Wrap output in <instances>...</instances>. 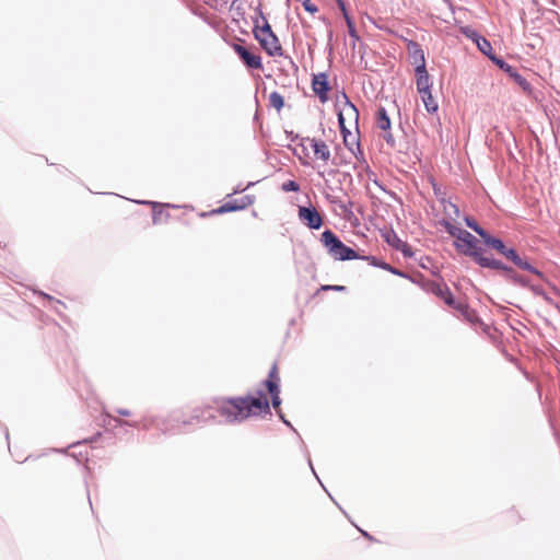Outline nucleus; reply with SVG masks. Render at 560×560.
Segmentation results:
<instances>
[{
	"instance_id": "1",
	"label": "nucleus",
	"mask_w": 560,
	"mask_h": 560,
	"mask_svg": "<svg viewBox=\"0 0 560 560\" xmlns=\"http://www.w3.org/2000/svg\"><path fill=\"white\" fill-rule=\"evenodd\" d=\"M258 397H238L214 401V409L225 422H241L253 415L269 412V402L261 392Z\"/></svg>"
},
{
	"instance_id": "2",
	"label": "nucleus",
	"mask_w": 560,
	"mask_h": 560,
	"mask_svg": "<svg viewBox=\"0 0 560 560\" xmlns=\"http://www.w3.org/2000/svg\"><path fill=\"white\" fill-rule=\"evenodd\" d=\"M264 24L261 26L255 25L254 34L255 38L259 42L261 47L271 57H281L283 55L282 47L279 43L278 37L272 32L268 21L261 15Z\"/></svg>"
},
{
	"instance_id": "3",
	"label": "nucleus",
	"mask_w": 560,
	"mask_h": 560,
	"mask_svg": "<svg viewBox=\"0 0 560 560\" xmlns=\"http://www.w3.org/2000/svg\"><path fill=\"white\" fill-rule=\"evenodd\" d=\"M327 253L337 260H352L357 259V253L346 246L330 230H326L320 238Z\"/></svg>"
},
{
	"instance_id": "4",
	"label": "nucleus",
	"mask_w": 560,
	"mask_h": 560,
	"mask_svg": "<svg viewBox=\"0 0 560 560\" xmlns=\"http://www.w3.org/2000/svg\"><path fill=\"white\" fill-rule=\"evenodd\" d=\"M457 252L471 257L474 260L482 252L478 245V240L468 231L464 230L462 235L454 242Z\"/></svg>"
},
{
	"instance_id": "5",
	"label": "nucleus",
	"mask_w": 560,
	"mask_h": 560,
	"mask_svg": "<svg viewBox=\"0 0 560 560\" xmlns=\"http://www.w3.org/2000/svg\"><path fill=\"white\" fill-rule=\"evenodd\" d=\"M299 219L307 228L318 230L323 225V219L314 207H299Z\"/></svg>"
},
{
	"instance_id": "6",
	"label": "nucleus",
	"mask_w": 560,
	"mask_h": 560,
	"mask_svg": "<svg viewBox=\"0 0 560 560\" xmlns=\"http://www.w3.org/2000/svg\"><path fill=\"white\" fill-rule=\"evenodd\" d=\"M475 261L480 266V267H483V268H490V269H494V270H503L505 271L509 277L517 282H521V279L516 277L515 272L513 271L512 268L503 265L500 260H497V259H493V258H490V257H486L482 255V253H480L477 258L475 259Z\"/></svg>"
},
{
	"instance_id": "7",
	"label": "nucleus",
	"mask_w": 560,
	"mask_h": 560,
	"mask_svg": "<svg viewBox=\"0 0 560 560\" xmlns=\"http://www.w3.org/2000/svg\"><path fill=\"white\" fill-rule=\"evenodd\" d=\"M280 378L278 376L277 366L273 365L269 372V377L265 381V385L268 392L271 395L272 406L277 409L281 405L280 399V388H279Z\"/></svg>"
},
{
	"instance_id": "8",
	"label": "nucleus",
	"mask_w": 560,
	"mask_h": 560,
	"mask_svg": "<svg viewBox=\"0 0 560 560\" xmlns=\"http://www.w3.org/2000/svg\"><path fill=\"white\" fill-rule=\"evenodd\" d=\"M233 48L248 68L257 70L262 69L260 56L253 54L250 50L240 44H234Z\"/></svg>"
},
{
	"instance_id": "9",
	"label": "nucleus",
	"mask_w": 560,
	"mask_h": 560,
	"mask_svg": "<svg viewBox=\"0 0 560 560\" xmlns=\"http://www.w3.org/2000/svg\"><path fill=\"white\" fill-rule=\"evenodd\" d=\"M255 198L253 196H244L240 200L229 201L213 210V213H226L237 210H243L254 203Z\"/></svg>"
},
{
	"instance_id": "10",
	"label": "nucleus",
	"mask_w": 560,
	"mask_h": 560,
	"mask_svg": "<svg viewBox=\"0 0 560 560\" xmlns=\"http://www.w3.org/2000/svg\"><path fill=\"white\" fill-rule=\"evenodd\" d=\"M504 257H506L509 260L514 262L517 267H520L523 270L529 271L538 277H542V273L535 267H533L529 262L524 260L520 257V255L516 253L513 248H508L504 254Z\"/></svg>"
},
{
	"instance_id": "11",
	"label": "nucleus",
	"mask_w": 560,
	"mask_h": 560,
	"mask_svg": "<svg viewBox=\"0 0 560 560\" xmlns=\"http://www.w3.org/2000/svg\"><path fill=\"white\" fill-rule=\"evenodd\" d=\"M353 118L355 122H358L359 119V112L357 107L348 100V97L345 95V104L342 109L338 113V121L341 129V132L346 131L345 127V118Z\"/></svg>"
},
{
	"instance_id": "12",
	"label": "nucleus",
	"mask_w": 560,
	"mask_h": 560,
	"mask_svg": "<svg viewBox=\"0 0 560 560\" xmlns=\"http://www.w3.org/2000/svg\"><path fill=\"white\" fill-rule=\"evenodd\" d=\"M306 140L310 142L316 159L322 160L325 163L330 160V150L324 141L315 138H307Z\"/></svg>"
},
{
	"instance_id": "13",
	"label": "nucleus",
	"mask_w": 560,
	"mask_h": 560,
	"mask_svg": "<svg viewBox=\"0 0 560 560\" xmlns=\"http://www.w3.org/2000/svg\"><path fill=\"white\" fill-rule=\"evenodd\" d=\"M415 72H416L417 91L419 92V94L423 93V92L431 91L432 83H431L430 75H429L425 67H422V66L416 67Z\"/></svg>"
},
{
	"instance_id": "14",
	"label": "nucleus",
	"mask_w": 560,
	"mask_h": 560,
	"mask_svg": "<svg viewBox=\"0 0 560 560\" xmlns=\"http://www.w3.org/2000/svg\"><path fill=\"white\" fill-rule=\"evenodd\" d=\"M313 91L318 95L322 102L327 100L328 82L325 73L314 75L312 82Z\"/></svg>"
},
{
	"instance_id": "15",
	"label": "nucleus",
	"mask_w": 560,
	"mask_h": 560,
	"mask_svg": "<svg viewBox=\"0 0 560 560\" xmlns=\"http://www.w3.org/2000/svg\"><path fill=\"white\" fill-rule=\"evenodd\" d=\"M408 52L412 59V62L416 65V67H420V66L425 67L424 54L418 43L409 42L408 43Z\"/></svg>"
},
{
	"instance_id": "16",
	"label": "nucleus",
	"mask_w": 560,
	"mask_h": 560,
	"mask_svg": "<svg viewBox=\"0 0 560 560\" xmlns=\"http://www.w3.org/2000/svg\"><path fill=\"white\" fill-rule=\"evenodd\" d=\"M482 240L486 245L495 249L501 255H503L504 252L508 249V247L504 245V243L500 238L491 236L488 232L486 233L485 237H482Z\"/></svg>"
},
{
	"instance_id": "17",
	"label": "nucleus",
	"mask_w": 560,
	"mask_h": 560,
	"mask_svg": "<svg viewBox=\"0 0 560 560\" xmlns=\"http://www.w3.org/2000/svg\"><path fill=\"white\" fill-rule=\"evenodd\" d=\"M386 242L393 246L394 248L401 250L406 254L405 247L407 246L405 242H402L393 231L387 232L385 235Z\"/></svg>"
},
{
	"instance_id": "18",
	"label": "nucleus",
	"mask_w": 560,
	"mask_h": 560,
	"mask_svg": "<svg viewBox=\"0 0 560 560\" xmlns=\"http://www.w3.org/2000/svg\"><path fill=\"white\" fill-rule=\"evenodd\" d=\"M421 100L428 113H435L439 108L438 103L432 96L431 91L420 93Z\"/></svg>"
},
{
	"instance_id": "19",
	"label": "nucleus",
	"mask_w": 560,
	"mask_h": 560,
	"mask_svg": "<svg viewBox=\"0 0 560 560\" xmlns=\"http://www.w3.org/2000/svg\"><path fill=\"white\" fill-rule=\"evenodd\" d=\"M377 127L384 131H388L390 128V119L387 115V112L384 107H380L377 110Z\"/></svg>"
},
{
	"instance_id": "20",
	"label": "nucleus",
	"mask_w": 560,
	"mask_h": 560,
	"mask_svg": "<svg viewBox=\"0 0 560 560\" xmlns=\"http://www.w3.org/2000/svg\"><path fill=\"white\" fill-rule=\"evenodd\" d=\"M339 7L343 13V16H345V20H346V23H347V26H348V32H349V35L353 38V39H359V36L357 34V31L354 28V25H353V22L351 21L347 10H346V7H345V3L342 1L339 0Z\"/></svg>"
},
{
	"instance_id": "21",
	"label": "nucleus",
	"mask_w": 560,
	"mask_h": 560,
	"mask_svg": "<svg viewBox=\"0 0 560 560\" xmlns=\"http://www.w3.org/2000/svg\"><path fill=\"white\" fill-rule=\"evenodd\" d=\"M444 213L446 215V218L444 220L453 221L459 217L460 211L456 205L448 201V202L444 203Z\"/></svg>"
},
{
	"instance_id": "22",
	"label": "nucleus",
	"mask_w": 560,
	"mask_h": 560,
	"mask_svg": "<svg viewBox=\"0 0 560 560\" xmlns=\"http://www.w3.org/2000/svg\"><path fill=\"white\" fill-rule=\"evenodd\" d=\"M441 224L444 226V229L446 230V232L455 237L456 240L462 235V233L464 232L463 229L456 226L455 224H453L450 220H442Z\"/></svg>"
},
{
	"instance_id": "23",
	"label": "nucleus",
	"mask_w": 560,
	"mask_h": 560,
	"mask_svg": "<svg viewBox=\"0 0 560 560\" xmlns=\"http://www.w3.org/2000/svg\"><path fill=\"white\" fill-rule=\"evenodd\" d=\"M476 44H477V46H478L479 50H480L482 54H485L486 56H488V57H490V58L492 57V56H491L492 46H491V44H490V42H489V40H487V39H486L485 37H482V36H477V38H476Z\"/></svg>"
},
{
	"instance_id": "24",
	"label": "nucleus",
	"mask_w": 560,
	"mask_h": 560,
	"mask_svg": "<svg viewBox=\"0 0 560 560\" xmlns=\"http://www.w3.org/2000/svg\"><path fill=\"white\" fill-rule=\"evenodd\" d=\"M269 104L279 112L284 105V98L280 93L272 92L269 95Z\"/></svg>"
},
{
	"instance_id": "25",
	"label": "nucleus",
	"mask_w": 560,
	"mask_h": 560,
	"mask_svg": "<svg viewBox=\"0 0 560 560\" xmlns=\"http://www.w3.org/2000/svg\"><path fill=\"white\" fill-rule=\"evenodd\" d=\"M465 223L468 228H470L471 230H474L481 238L485 237L487 231L483 230L481 226H479L477 224V222L470 218V217H465Z\"/></svg>"
},
{
	"instance_id": "26",
	"label": "nucleus",
	"mask_w": 560,
	"mask_h": 560,
	"mask_svg": "<svg viewBox=\"0 0 560 560\" xmlns=\"http://www.w3.org/2000/svg\"><path fill=\"white\" fill-rule=\"evenodd\" d=\"M342 135H343V141H345L346 147H348V149L351 152H353V154L357 155L354 149L352 148V144H355L357 145V151L359 153H361L359 142L354 138H353V142L352 143H351V140H348V135H351L350 131L346 129V131H343Z\"/></svg>"
},
{
	"instance_id": "27",
	"label": "nucleus",
	"mask_w": 560,
	"mask_h": 560,
	"mask_svg": "<svg viewBox=\"0 0 560 560\" xmlns=\"http://www.w3.org/2000/svg\"><path fill=\"white\" fill-rule=\"evenodd\" d=\"M192 418L196 419L197 422L199 423L213 419L214 416L210 412L209 408H207L206 410H202L200 412L196 411V415Z\"/></svg>"
},
{
	"instance_id": "28",
	"label": "nucleus",
	"mask_w": 560,
	"mask_h": 560,
	"mask_svg": "<svg viewBox=\"0 0 560 560\" xmlns=\"http://www.w3.org/2000/svg\"><path fill=\"white\" fill-rule=\"evenodd\" d=\"M281 189L285 192L289 191H299L300 185L295 180H288L282 184Z\"/></svg>"
},
{
	"instance_id": "29",
	"label": "nucleus",
	"mask_w": 560,
	"mask_h": 560,
	"mask_svg": "<svg viewBox=\"0 0 560 560\" xmlns=\"http://www.w3.org/2000/svg\"><path fill=\"white\" fill-rule=\"evenodd\" d=\"M303 7H304V9H305L306 11H308V12H311V13H315V12H317V7H316L315 4H313V3L311 2V0H305V1L303 2Z\"/></svg>"
},
{
	"instance_id": "30",
	"label": "nucleus",
	"mask_w": 560,
	"mask_h": 560,
	"mask_svg": "<svg viewBox=\"0 0 560 560\" xmlns=\"http://www.w3.org/2000/svg\"><path fill=\"white\" fill-rule=\"evenodd\" d=\"M491 59L501 68V69H504L505 71H511L512 70V67L509 66L506 62H504L503 60L501 59H497L494 57H491Z\"/></svg>"
},
{
	"instance_id": "31",
	"label": "nucleus",
	"mask_w": 560,
	"mask_h": 560,
	"mask_svg": "<svg viewBox=\"0 0 560 560\" xmlns=\"http://www.w3.org/2000/svg\"><path fill=\"white\" fill-rule=\"evenodd\" d=\"M380 267H382L383 269H385L394 275H398V276L402 275L399 270L395 269L394 267H392L390 265H388L386 262L380 264Z\"/></svg>"
},
{
	"instance_id": "32",
	"label": "nucleus",
	"mask_w": 560,
	"mask_h": 560,
	"mask_svg": "<svg viewBox=\"0 0 560 560\" xmlns=\"http://www.w3.org/2000/svg\"><path fill=\"white\" fill-rule=\"evenodd\" d=\"M533 291L537 294V295H540L545 301L547 302H551L550 298L540 289L538 288H533Z\"/></svg>"
},
{
	"instance_id": "33",
	"label": "nucleus",
	"mask_w": 560,
	"mask_h": 560,
	"mask_svg": "<svg viewBox=\"0 0 560 560\" xmlns=\"http://www.w3.org/2000/svg\"><path fill=\"white\" fill-rule=\"evenodd\" d=\"M515 78L517 79L518 83L524 88L527 89L529 84L525 79H523L521 75L516 74Z\"/></svg>"
},
{
	"instance_id": "34",
	"label": "nucleus",
	"mask_w": 560,
	"mask_h": 560,
	"mask_svg": "<svg viewBox=\"0 0 560 560\" xmlns=\"http://www.w3.org/2000/svg\"><path fill=\"white\" fill-rule=\"evenodd\" d=\"M466 35H467L469 38H471L475 43H476V38H477V36H479V35H478V33H477V32H475V31L466 32Z\"/></svg>"
},
{
	"instance_id": "35",
	"label": "nucleus",
	"mask_w": 560,
	"mask_h": 560,
	"mask_svg": "<svg viewBox=\"0 0 560 560\" xmlns=\"http://www.w3.org/2000/svg\"><path fill=\"white\" fill-rule=\"evenodd\" d=\"M444 301L446 304L452 305L454 303L453 296L451 293H447V295L444 298Z\"/></svg>"
},
{
	"instance_id": "36",
	"label": "nucleus",
	"mask_w": 560,
	"mask_h": 560,
	"mask_svg": "<svg viewBox=\"0 0 560 560\" xmlns=\"http://www.w3.org/2000/svg\"><path fill=\"white\" fill-rule=\"evenodd\" d=\"M384 139L386 140L387 143L394 142V139H393V136L390 132H387L386 135H384Z\"/></svg>"
},
{
	"instance_id": "37",
	"label": "nucleus",
	"mask_w": 560,
	"mask_h": 560,
	"mask_svg": "<svg viewBox=\"0 0 560 560\" xmlns=\"http://www.w3.org/2000/svg\"><path fill=\"white\" fill-rule=\"evenodd\" d=\"M279 417L281 418V420L283 421V423L285 425H288L289 428L293 429L292 424L288 420H285V418L283 417V415L280 411H279Z\"/></svg>"
},
{
	"instance_id": "38",
	"label": "nucleus",
	"mask_w": 560,
	"mask_h": 560,
	"mask_svg": "<svg viewBox=\"0 0 560 560\" xmlns=\"http://www.w3.org/2000/svg\"><path fill=\"white\" fill-rule=\"evenodd\" d=\"M117 412L120 415V416H129L130 415V411L127 410V409H117Z\"/></svg>"
},
{
	"instance_id": "39",
	"label": "nucleus",
	"mask_w": 560,
	"mask_h": 560,
	"mask_svg": "<svg viewBox=\"0 0 560 560\" xmlns=\"http://www.w3.org/2000/svg\"><path fill=\"white\" fill-rule=\"evenodd\" d=\"M326 289H334V290L341 291L345 289V287L335 285V287H326Z\"/></svg>"
},
{
	"instance_id": "40",
	"label": "nucleus",
	"mask_w": 560,
	"mask_h": 560,
	"mask_svg": "<svg viewBox=\"0 0 560 560\" xmlns=\"http://www.w3.org/2000/svg\"><path fill=\"white\" fill-rule=\"evenodd\" d=\"M116 421H117V423H118V424H129V425H136L135 423H129V422H126V421H121V420H117V419H116Z\"/></svg>"
},
{
	"instance_id": "41",
	"label": "nucleus",
	"mask_w": 560,
	"mask_h": 560,
	"mask_svg": "<svg viewBox=\"0 0 560 560\" xmlns=\"http://www.w3.org/2000/svg\"><path fill=\"white\" fill-rule=\"evenodd\" d=\"M243 190H245V188L238 186L237 188L234 189V194L241 192Z\"/></svg>"
},
{
	"instance_id": "42",
	"label": "nucleus",
	"mask_w": 560,
	"mask_h": 560,
	"mask_svg": "<svg viewBox=\"0 0 560 560\" xmlns=\"http://www.w3.org/2000/svg\"><path fill=\"white\" fill-rule=\"evenodd\" d=\"M361 532H362L363 536L369 537L366 532H363V530H361Z\"/></svg>"
},
{
	"instance_id": "43",
	"label": "nucleus",
	"mask_w": 560,
	"mask_h": 560,
	"mask_svg": "<svg viewBox=\"0 0 560 560\" xmlns=\"http://www.w3.org/2000/svg\"><path fill=\"white\" fill-rule=\"evenodd\" d=\"M308 464H310L311 468H313L311 459H308ZM312 470L314 471V469H312Z\"/></svg>"
},
{
	"instance_id": "44",
	"label": "nucleus",
	"mask_w": 560,
	"mask_h": 560,
	"mask_svg": "<svg viewBox=\"0 0 560 560\" xmlns=\"http://www.w3.org/2000/svg\"><path fill=\"white\" fill-rule=\"evenodd\" d=\"M43 295H44V298H47V299H49V300H52V299H51L50 296H48L47 294H43Z\"/></svg>"
}]
</instances>
